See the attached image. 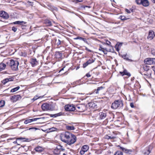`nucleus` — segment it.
I'll list each match as a JSON object with an SVG mask.
<instances>
[{
    "mask_svg": "<svg viewBox=\"0 0 155 155\" xmlns=\"http://www.w3.org/2000/svg\"><path fill=\"white\" fill-rule=\"evenodd\" d=\"M105 50H104L103 49V50H102V51H103V53H104V54H107V51L106 50V48H105Z\"/></svg>",
    "mask_w": 155,
    "mask_h": 155,
    "instance_id": "obj_45",
    "label": "nucleus"
},
{
    "mask_svg": "<svg viewBox=\"0 0 155 155\" xmlns=\"http://www.w3.org/2000/svg\"><path fill=\"white\" fill-rule=\"evenodd\" d=\"M39 119V118H35L31 119H27L25 121L24 123L25 124H27L32 121H36Z\"/></svg>",
    "mask_w": 155,
    "mask_h": 155,
    "instance_id": "obj_16",
    "label": "nucleus"
},
{
    "mask_svg": "<svg viewBox=\"0 0 155 155\" xmlns=\"http://www.w3.org/2000/svg\"><path fill=\"white\" fill-rule=\"evenodd\" d=\"M56 54L57 57L58 58H61L62 56V54L59 51L56 52Z\"/></svg>",
    "mask_w": 155,
    "mask_h": 155,
    "instance_id": "obj_31",
    "label": "nucleus"
},
{
    "mask_svg": "<svg viewBox=\"0 0 155 155\" xmlns=\"http://www.w3.org/2000/svg\"><path fill=\"white\" fill-rule=\"evenodd\" d=\"M9 82V80L8 78H5L2 81V82L4 84H5L6 83Z\"/></svg>",
    "mask_w": 155,
    "mask_h": 155,
    "instance_id": "obj_38",
    "label": "nucleus"
},
{
    "mask_svg": "<svg viewBox=\"0 0 155 155\" xmlns=\"http://www.w3.org/2000/svg\"><path fill=\"white\" fill-rule=\"evenodd\" d=\"M144 73L143 74L140 72V73L142 75H144V76H147L148 77H150L151 76V71H144Z\"/></svg>",
    "mask_w": 155,
    "mask_h": 155,
    "instance_id": "obj_21",
    "label": "nucleus"
},
{
    "mask_svg": "<svg viewBox=\"0 0 155 155\" xmlns=\"http://www.w3.org/2000/svg\"><path fill=\"white\" fill-rule=\"evenodd\" d=\"M155 35L154 32L152 30L150 31L149 32L147 38H150L152 39L154 37Z\"/></svg>",
    "mask_w": 155,
    "mask_h": 155,
    "instance_id": "obj_18",
    "label": "nucleus"
},
{
    "mask_svg": "<svg viewBox=\"0 0 155 155\" xmlns=\"http://www.w3.org/2000/svg\"><path fill=\"white\" fill-rule=\"evenodd\" d=\"M13 23L14 25H19L23 26L26 24V22L23 21H17L14 22Z\"/></svg>",
    "mask_w": 155,
    "mask_h": 155,
    "instance_id": "obj_17",
    "label": "nucleus"
},
{
    "mask_svg": "<svg viewBox=\"0 0 155 155\" xmlns=\"http://www.w3.org/2000/svg\"><path fill=\"white\" fill-rule=\"evenodd\" d=\"M143 152L145 155H149L150 152V147H146L145 149L143 150Z\"/></svg>",
    "mask_w": 155,
    "mask_h": 155,
    "instance_id": "obj_14",
    "label": "nucleus"
},
{
    "mask_svg": "<svg viewBox=\"0 0 155 155\" xmlns=\"http://www.w3.org/2000/svg\"><path fill=\"white\" fill-rule=\"evenodd\" d=\"M85 7H87V8H90L91 7L90 6H85V7H84V8H85Z\"/></svg>",
    "mask_w": 155,
    "mask_h": 155,
    "instance_id": "obj_59",
    "label": "nucleus"
},
{
    "mask_svg": "<svg viewBox=\"0 0 155 155\" xmlns=\"http://www.w3.org/2000/svg\"><path fill=\"white\" fill-rule=\"evenodd\" d=\"M50 117H56V114H51L50 115Z\"/></svg>",
    "mask_w": 155,
    "mask_h": 155,
    "instance_id": "obj_46",
    "label": "nucleus"
},
{
    "mask_svg": "<svg viewBox=\"0 0 155 155\" xmlns=\"http://www.w3.org/2000/svg\"><path fill=\"white\" fill-rule=\"evenodd\" d=\"M66 129L68 130H74L75 129L74 127L73 126L67 125L66 126Z\"/></svg>",
    "mask_w": 155,
    "mask_h": 155,
    "instance_id": "obj_27",
    "label": "nucleus"
},
{
    "mask_svg": "<svg viewBox=\"0 0 155 155\" xmlns=\"http://www.w3.org/2000/svg\"><path fill=\"white\" fill-rule=\"evenodd\" d=\"M89 149V147L87 145L82 146L81 148L80 153L81 155H83L85 153L87 152Z\"/></svg>",
    "mask_w": 155,
    "mask_h": 155,
    "instance_id": "obj_10",
    "label": "nucleus"
},
{
    "mask_svg": "<svg viewBox=\"0 0 155 155\" xmlns=\"http://www.w3.org/2000/svg\"><path fill=\"white\" fill-rule=\"evenodd\" d=\"M144 62L147 64H155V58H148L144 59Z\"/></svg>",
    "mask_w": 155,
    "mask_h": 155,
    "instance_id": "obj_7",
    "label": "nucleus"
},
{
    "mask_svg": "<svg viewBox=\"0 0 155 155\" xmlns=\"http://www.w3.org/2000/svg\"><path fill=\"white\" fill-rule=\"evenodd\" d=\"M74 39L75 40L79 39L80 40H82L85 43L88 44L87 39L85 38H82L80 37H78L74 38Z\"/></svg>",
    "mask_w": 155,
    "mask_h": 155,
    "instance_id": "obj_23",
    "label": "nucleus"
},
{
    "mask_svg": "<svg viewBox=\"0 0 155 155\" xmlns=\"http://www.w3.org/2000/svg\"><path fill=\"white\" fill-rule=\"evenodd\" d=\"M95 59H93L92 58H90L87 61L90 64L93 63L95 61Z\"/></svg>",
    "mask_w": 155,
    "mask_h": 155,
    "instance_id": "obj_32",
    "label": "nucleus"
},
{
    "mask_svg": "<svg viewBox=\"0 0 155 155\" xmlns=\"http://www.w3.org/2000/svg\"><path fill=\"white\" fill-rule=\"evenodd\" d=\"M61 140L67 144L71 145L74 143L76 141V136L68 131H66L60 136Z\"/></svg>",
    "mask_w": 155,
    "mask_h": 155,
    "instance_id": "obj_1",
    "label": "nucleus"
},
{
    "mask_svg": "<svg viewBox=\"0 0 155 155\" xmlns=\"http://www.w3.org/2000/svg\"><path fill=\"white\" fill-rule=\"evenodd\" d=\"M115 48L116 49V50L117 51H118L119 50V49L118 48V47H117V46H116L115 47Z\"/></svg>",
    "mask_w": 155,
    "mask_h": 155,
    "instance_id": "obj_53",
    "label": "nucleus"
},
{
    "mask_svg": "<svg viewBox=\"0 0 155 155\" xmlns=\"http://www.w3.org/2000/svg\"><path fill=\"white\" fill-rule=\"evenodd\" d=\"M125 11L128 13H130L131 12L129 10V9L126 8L125 9Z\"/></svg>",
    "mask_w": 155,
    "mask_h": 155,
    "instance_id": "obj_44",
    "label": "nucleus"
},
{
    "mask_svg": "<svg viewBox=\"0 0 155 155\" xmlns=\"http://www.w3.org/2000/svg\"><path fill=\"white\" fill-rule=\"evenodd\" d=\"M106 43L107 45H110V44H111L110 42L108 40H107L106 41Z\"/></svg>",
    "mask_w": 155,
    "mask_h": 155,
    "instance_id": "obj_50",
    "label": "nucleus"
},
{
    "mask_svg": "<svg viewBox=\"0 0 155 155\" xmlns=\"http://www.w3.org/2000/svg\"><path fill=\"white\" fill-rule=\"evenodd\" d=\"M34 150L36 152L41 153L43 151L44 149L42 147L38 146L36 147Z\"/></svg>",
    "mask_w": 155,
    "mask_h": 155,
    "instance_id": "obj_22",
    "label": "nucleus"
},
{
    "mask_svg": "<svg viewBox=\"0 0 155 155\" xmlns=\"http://www.w3.org/2000/svg\"><path fill=\"white\" fill-rule=\"evenodd\" d=\"M63 155H66L65 153H63Z\"/></svg>",
    "mask_w": 155,
    "mask_h": 155,
    "instance_id": "obj_64",
    "label": "nucleus"
},
{
    "mask_svg": "<svg viewBox=\"0 0 155 155\" xmlns=\"http://www.w3.org/2000/svg\"><path fill=\"white\" fill-rule=\"evenodd\" d=\"M8 80H9V81H13V78H8Z\"/></svg>",
    "mask_w": 155,
    "mask_h": 155,
    "instance_id": "obj_54",
    "label": "nucleus"
},
{
    "mask_svg": "<svg viewBox=\"0 0 155 155\" xmlns=\"http://www.w3.org/2000/svg\"><path fill=\"white\" fill-rule=\"evenodd\" d=\"M19 63L18 61L12 59L10 60L9 65L11 69L13 71H16L18 69V66Z\"/></svg>",
    "mask_w": 155,
    "mask_h": 155,
    "instance_id": "obj_3",
    "label": "nucleus"
},
{
    "mask_svg": "<svg viewBox=\"0 0 155 155\" xmlns=\"http://www.w3.org/2000/svg\"><path fill=\"white\" fill-rule=\"evenodd\" d=\"M108 137H109L108 139H111L113 138V137H110V136H109Z\"/></svg>",
    "mask_w": 155,
    "mask_h": 155,
    "instance_id": "obj_61",
    "label": "nucleus"
},
{
    "mask_svg": "<svg viewBox=\"0 0 155 155\" xmlns=\"http://www.w3.org/2000/svg\"><path fill=\"white\" fill-rule=\"evenodd\" d=\"M130 107L132 108H133L135 107V106L134 105V103L132 102L130 103Z\"/></svg>",
    "mask_w": 155,
    "mask_h": 155,
    "instance_id": "obj_43",
    "label": "nucleus"
},
{
    "mask_svg": "<svg viewBox=\"0 0 155 155\" xmlns=\"http://www.w3.org/2000/svg\"><path fill=\"white\" fill-rule=\"evenodd\" d=\"M61 151V150H60V149L58 147H57L56 149H54L53 151L54 153L55 154H59Z\"/></svg>",
    "mask_w": 155,
    "mask_h": 155,
    "instance_id": "obj_25",
    "label": "nucleus"
},
{
    "mask_svg": "<svg viewBox=\"0 0 155 155\" xmlns=\"http://www.w3.org/2000/svg\"><path fill=\"white\" fill-rule=\"evenodd\" d=\"M111 115L113 117V118L114 117V115L113 114H112Z\"/></svg>",
    "mask_w": 155,
    "mask_h": 155,
    "instance_id": "obj_63",
    "label": "nucleus"
},
{
    "mask_svg": "<svg viewBox=\"0 0 155 155\" xmlns=\"http://www.w3.org/2000/svg\"><path fill=\"white\" fill-rule=\"evenodd\" d=\"M16 139L17 140H20L21 142H26L29 141V139L25 137H19L17 138Z\"/></svg>",
    "mask_w": 155,
    "mask_h": 155,
    "instance_id": "obj_20",
    "label": "nucleus"
},
{
    "mask_svg": "<svg viewBox=\"0 0 155 155\" xmlns=\"http://www.w3.org/2000/svg\"><path fill=\"white\" fill-rule=\"evenodd\" d=\"M65 67H64L63 68H62L59 71V72H60L64 70V68H65Z\"/></svg>",
    "mask_w": 155,
    "mask_h": 155,
    "instance_id": "obj_55",
    "label": "nucleus"
},
{
    "mask_svg": "<svg viewBox=\"0 0 155 155\" xmlns=\"http://www.w3.org/2000/svg\"><path fill=\"white\" fill-rule=\"evenodd\" d=\"M21 98V97L20 95H16L12 96L10 98V100L12 102H14L20 100Z\"/></svg>",
    "mask_w": 155,
    "mask_h": 155,
    "instance_id": "obj_11",
    "label": "nucleus"
},
{
    "mask_svg": "<svg viewBox=\"0 0 155 155\" xmlns=\"http://www.w3.org/2000/svg\"><path fill=\"white\" fill-rule=\"evenodd\" d=\"M99 116L98 119L100 120L104 119L106 117L107 113L104 112H101L99 113Z\"/></svg>",
    "mask_w": 155,
    "mask_h": 155,
    "instance_id": "obj_12",
    "label": "nucleus"
},
{
    "mask_svg": "<svg viewBox=\"0 0 155 155\" xmlns=\"http://www.w3.org/2000/svg\"><path fill=\"white\" fill-rule=\"evenodd\" d=\"M89 64H90L87 61L86 62L83 64V67L84 68H85Z\"/></svg>",
    "mask_w": 155,
    "mask_h": 155,
    "instance_id": "obj_37",
    "label": "nucleus"
},
{
    "mask_svg": "<svg viewBox=\"0 0 155 155\" xmlns=\"http://www.w3.org/2000/svg\"><path fill=\"white\" fill-rule=\"evenodd\" d=\"M153 51H151L152 53L153 54L155 55V53H154V52H153Z\"/></svg>",
    "mask_w": 155,
    "mask_h": 155,
    "instance_id": "obj_58",
    "label": "nucleus"
},
{
    "mask_svg": "<svg viewBox=\"0 0 155 155\" xmlns=\"http://www.w3.org/2000/svg\"><path fill=\"white\" fill-rule=\"evenodd\" d=\"M45 23L48 26H50L51 25H52L51 21L48 20H45Z\"/></svg>",
    "mask_w": 155,
    "mask_h": 155,
    "instance_id": "obj_29",
    "label": "nucleus"
},
{
    "mask_svg": "<svg viewBox=\"0 0 155 155\" xmlns=\"http://www.w3.org/2000/svg\"><path fill=\"white\" fill-rule=\"evenodd\" d=\"M30 63L32 66L34 67L37 64L38 62L36 58H32L31 60Z\"/></svg>",
    "mask_w": 155,
    "mask_h": 155,
    "instance_id": "obj_15",
    "label": "nucleus"
},
{
    "mask_svg": "<svg viewBox=\"0 0 155 155\" xmlns=\"http://www.w3.org/2000/svg\"><path fill=\"white\" fill-rule=\"evenodd\" d=\"M151 1L153 3H155V0H151Z\"/></svg>",
    "mask_w": 155,
    "mask_h": 155,
    "instance_id": "obj_62",
    "label": "nucleus"
},
{
    "mask_svg": "<svg viewBox=\"0 0 155 155\" xmlns=\"http://www.w3.org/2000/svg\"><path fill=\"white\" fill-rule=\"evenodd\" d=\"M76 1L79 2H82V0H75Z\"/></svg>",
    "mask_w": 155,
    "mask_h": 155,
    "instance_id": "obj_56",
    "label": "nucleus"
},
{
    "mask_svg": "<svg viewBox=\"0 0 155 155\" xmlns=\"http://www.w3.org/2000/svg\"><path fill=\"white\" fill-rule=\"evenodd\" d=\"M103 49L105 50V49L104 48H102L101 47V46H100L99 49V50L100 51H102V50H103Z\"/></svg>",
    "mask_w": 155,
    "mask_h": 155,
    "instance_id": "obj_48",
    "label": "nucleus"
},
{
    "mask_svg": "<svg viewBox=\"0 0 155 155\" xmlns=\"http://www.w3.org/2000/svg\"><path fill=\"white\" fill-rule=\"evenodd\" d=\"M41 108L44 111L48 110H53L54 109V107L52 104L48 103H44L41 105Z\"/></svg>",
    "mask_w": 155,
    "mask_h": 155,
    "instance_id": "obj_4",
    "label": "nucleus"
},
{
    "mask_svg": "<svg viewBox=\"0 0 155 155\" xmlns=\"http://www.w3.org/2000/svg\"><path fill=\"white\" fill-rule=\"evenodd\" d=\"M127 54H123V55H122V57L123 58H124V59L126 60L130 61V59L128 58H127Z\"/></svg>",
    "mask_w": 155,
    "mask_h": 155,
    "instance_id": "obj_36",
    "label": "nucleus"
},
{
    "mask_svg": "<svg viewBox=\"0 0 155 155\" xmlns=\"http://www.w3.org/2000/svg\"><path fill=\"white\" fill-rule=\"evenodd\" d=\"M129 10L131 12H133L134 11L133 9L132 8H130Z\"/></svg>",
    "mask_w": 155,
    "mask_h": 155,
    "instance_id": "obj_57",
    "label": "nucleus"
},
{
    "mask_svg": "<svg viewBox=\"0 0 155 155\" xmlns=\"http://www.w3.org/2000/svg\"><path fill=\"white\" fill-rule=\"evenodd\" d=\"M123 153L120 151H117L115 152L114 155H123Z\"/></svg>",
    "mask_w": 155,
    "mask_h": 155,
    "instance_id": "obj_34",
    "label": "nucleus"
},
{
    "mask_svg": "<svg viewBox=\"0 0 155 155\" xmlns=\"http://www.w3.org/2000/svg\"><path fill=\"white\" fill-rule=\"evenodd\" d=\"M123 106V101L121 100H115L112 103L111 107L114 109H116L118 108H121Z\"/></svg>",
    "mask_w": 155,
    "mask_h": 155,
    "instance_id": "obj_2",
    "label": "nucleus"
},
{
    "mask_svg": "<svg viewBox=\"0 0 155 155\" xmlns=\"http://www.w3.org/2000/svg\"><path fill=\"white\" fill-rule=\"evenodd\" d=\"M61 42V41L59 39L58 40V42L57 43V45H60Z\"/></svg>",
    "mask_w": 155,
    "mask_h": 155,
    "instance_id": "obj_42",
    "label": "nucleus"
},
{
    "mask_svg": "<svg viewBox=\"0 0 155 155\" xmlns=\"http://www.w3.org/2000/svg\"><path fill=\"white\" fill-rule=\"evenodd\" d=\"M118 147H120V149H121L122 151L124 153L127 154H130L132 151L131 150L127 149L123 147L118 146Z\"/></svg>",
    "mask_w": 155,
    "mask_h": 155,
    "instance_id": "obj_13",
    "label": "nucleus"
},
{
    "mask_svg": "<svg viewBox=\"0 0 155 155\" xmlns=\"http://www.w3.org/2000/svg\"><path fill=\"white\" fill-rule=\"evenodd\" d=\"M143 70H144V71H151L150 70L149 68V67L147 65H145L143 67Z\"/></svg>",
    "mask_w": 155,
    "mask_h": 155,
    "instance_id": "obj_30",
    "label": "nucleus"
},
{
    "mask_svg": "<svg viewBox=\"0 0 155 155\" xmlns=\"http://www.w3.org/2000/svg\"><path fill=\"white\" fill-rule=\"evenodd\" d=\"M60 149V150H61L62 151H64V149H63L62 148V147L61 146H59L58 147Z\"/></svg>",
    "mask_w": 155,
    "mask_h": 155,
    "instance_id": "obj_51",
    "label": "nucleus"
},
{
    "mask_svg": "<svg viewBox=\"0 0 155 155\" xmlns=\"http://www.w3.org/2000/svg\"><path fill=\"white\" fill-rule=\"evenodd\" d=\"M104 88V87L101 86L97 87V89H95L94 92L96 94H98L99 93V91L100 90L103 89Z\"/></svg>",
    "mask_w": 155,
    "mask_h": 155,
    "instance_id": "obj_24",
    "label": "nucleus"
},
{
    "mask_svg": "<svg viewBox=\"0 0 155 155\" xmlns=\"http://www.w3.org/2000/svg\"><path fill=\"white\" fill-rule=\"evenodd\" d=\"M85 50L87 51H88L89 52H92V51L88 49L87 47H85Z\"/></svg>",
    "mask_w": 155,
    "mask_h": 155,
    "instance_id": "obj_47",
    "label": "nucleus"
},
{
    "mask_svg": "<svg viewBox=\"0 0 155 155\" xmlns=\"http://www.w3.org/2000/svg\"><path fill=\"white\" fill-rule=\"evenodd\" d=\"M6 67V65L4 63L0 64V71L4 69Z\"/></svg>",
    "mask_w": 155,
    "mask_h": 155,
    "instance_id": "obj_26",
    "label": "nucleus"
},
{
    "mask_svg": "<svg viewBox=\"0 0 155 155\" xmlns=\"http://www.w3.org/2000/svg\"><path fill=\"white\" fill-rule=\"evenodd\" d=\"M135 2L137 5H142L145 7L148 6L150 4L148 0H136Z\"/></svg>",
    "mask_w": 155,
    "mask_h": 155,
    "instance_id": "obj_5",
    "label": "nucleus"
},
{
    "mask_svg": "<svg viewBox=\"0 0 155 155\" xmlns=\"http://www.w3.org/2000/svg\"><path fill=\"white\" fill-rule=\"evenodd\" d=\"M39 98V97H38V96L36 95V96H35L34 97L32 100H33V101H34L36 100L37 99H38Z\"/></svg>",
    "mask_w": 155,
    "mask_h": 155,
    "instance_id": "obj_40",
    "label": "nucleus"
},
{
    "mask_svg": "<svg viewBox=\"0 0 155 155\" xmlns=\"http://www.w3.org/2000/svg\"><path fill=\"white\" fill-rule=\"evenodd\" d=\"M28 3L31 5L33 6V2L28 1Z\"/></svg>",
    "mask_w": 155,
    "mask_h": 155,
    "instance_id": "obj_49",
    "label": "nucleus"
},
{
    "mask_svg": "<svg viewBox=\"0 0 155 155\" xmlns=\"http://www.w3.org/2000/svg\"><path fill=\"white\" fill-rule=\"evenodd\" d=\"M76 110L79 112H83L86 110V107L84 104H80L75 107Z\"/></svg>",
    "mask_w": 155,
    "mask_h": 155,
    "instance_id": "obj_6",
    "label": "nucleus"
},
{
    "mask_svg": "<svg viewBox=\"0 0 155 155\" xmlns=\"http://www.w3.org/2000/svg\"><path fill=\"white\" fill-rule=\"evenodd\" d=\"M120 18L122 20H126L129 19L127 18L126 17L124 16H120Z\"/></svg>",
    "mask_w": 155,
    "mask_h": 155,
    "instance_id": "obj_39",
    "label": "nucleus"
},
{
    "mask_svg": "<svg viewBox=\"0 0 155 155\" xmlns=\"http://www.w3.org/2000/svg\"><path fill=\"white\" fill-rule=\"evenodd\" d=\"M5 104V101L3 100L0 101V107H3Z\"/></svg>",
    "mask_w": 155,
    "mask_h": 155,
    "instance_id": "obj_35",
    "label": "nucleus"
},
{
    "mask_svg": "<svg viewBox=\"0 0 155 155\" xmlns=\"http://www.w3.org/2000/svg\"><path fill=\"white\" fill-rule=\"evenodd\" d=\"M20 88V87L19 86H17L16 87L12 89L10 91V92L12 93L15 92L18 90Z\"/></svg>",
    "mask_w": 155,
    "mask_h": 155,
    "instance_id": "obj_28",
    "label": "nucleus"
},
{
    "mask_svg": "<svg viewBox=\"0 0 155 155\" xmlns=\"http://www.w3.org/2000/svg\"><path fill=\"white\" fill-rule=\"evenodd\" d=\"M65 109L67 111H72L75 110L76 108L74 105L68 104L65 106Z\"/></svg>",
    "mask_w": 155,
    "mask_h": 155,
    "instance_id": "obj_8",
    "label": "nucleus"
},
{
    "mask_svg": "<svg viewBox=\"0 0 155 155\" xmlns=\"http://www.w3.org/2000/svg\"><path fill=\"white\" fill-rule=\"evenodd\" d=\"M86 75L87 78H89L91 76V75L89 73L87 74Z\"/></svg>",
    "mask_w": 155,
    "mask_h": 155,
    "instance_id": "obj_52",
    "label": "nucleus"
},
{
    "mask_svg": "<svg viewBox=\"0 0 155 155\" xmlns=\"http://www.w3.org/2000/svg\"><path fill=\"white\" fill-rule=\"evenodd\" d=\"M80 67L79 66H78L76 68V70H77Z\"/></svg>",
    "mask_w": 155,
    "mask_h": 155,
    "instance_id": "obj_60",
    "label": "nucleus"
},
{
    "mask_svg": "<svg viewBox=\"0 0 155 155\" xmlns=\"http://www.w3.org/2000/svg\"><path fill=\"white\" fill-rule=\"evenodd\" d=\"M12 30L15 32L17 31V29L15 27L13 26L12 27Z\"/></svg>",
    "mask_w": 155,
    "mask_h": 155,
    "instance_id": "obj_41",
    "label": "nucleus"
},
{
    "mask_svg": "<svg viewBox=\"0 0 155 155\" xmlns=\"http://www.w3.org/2000/svg\"><path fill=\"white\" fill-rule=\"evenodd\" d=\"M56 117L60 116H61L64 115L65 114L64 112H60L56 114Z\"/></svg>",
    "mask_w": 155,
    "mask_h": 155,
    "instance_id": "obj_33",
    "label": "nucleus"
},
{
    "mask_svg": "<svg viewBox=\"0 0 155 155\" xmlns=\"http://www.w3.org/2000/svg\"><path fill=\"white\" fill-rule=\"evenodd\" d=\"M0 17L5 19H8L9 17L8 14L4 11H0Z\"/></svg>",
    "mask_w": 155,
    "mask_h": 155,
    "instance_id": "obj_9",
    "label": "nucleus"
},
{
    "mask_svg": "<svg viewBox=\"0 0 155 155\" xmlns=\"http://www.w3.org/2000/svg\"><path fill=\"white\" fill-rule=\"evenodd\" d=\"M120 73L122 76L125 75L130 77L131 75L130 73L128 72L126 69H124L123 72H120Z\"/></svg>",
    "mask_w": 155,
    "mask_h": 155,
    "instance_id": "obj_19",
    "label": "nucleus"
}]
</instances>
